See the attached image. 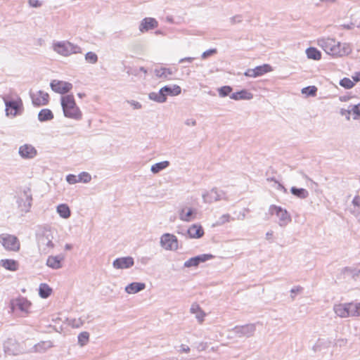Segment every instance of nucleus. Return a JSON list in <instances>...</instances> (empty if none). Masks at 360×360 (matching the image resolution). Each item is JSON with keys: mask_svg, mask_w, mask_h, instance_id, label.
Listing matches in <instances>:
<instances>
[{"mask_svg": "<svg viewBox=\"0 0 360 360\" xmlns=\"http://www.w3.org/2000/svg\"><path fill=\"white\" fill-rule=\"evenodd\" d=\"M349 316H360V303H347Z\"/></svg>", "mask_w": 360, "mask_h": 360, "instance_id": "35", "label": "nucleus"}, {"mask_svg": "<svg viewBox=\"0 0 360 360\" xmlns=\"http://www.w3.org/2000/svg\"><path fill=\"white\" fill-rule=\"evenodd\" d=\"M272 236H273V231H268L266 233V240H270Z\"/></svg>", "mask_w": 360, "mask_h": 360, "instance_id": "64", "label": "nucleus"}, {"mask_svg": "<svg viewBox=\"0 0 360 360\" xmlns=\"http://www.w3.org/2000/svg\"><path fill=\"white\" fill-rule=\"evenodd\" d=\"M193 214L194 212L192 208H189L186 213H185V209H181L179 213V218L182 221H190L194 218L193 217Z\"/></svg>", "mask_w": 360, "mask_h": 360, "instance_id": "38", "label": "nucleus"}, {"mask_svg": "<svg viewBox=\"0 0 360 360\" xmlns=\"http://www.w3.org/2000/svg\"><path fill=\"white\" fill-rule=\"evenodd\" d=\"M352 79H353V82L354 83L359 82L360 81V72L356 73L354 76H353Z\"/></svg>", "mask_w": 360, "mask_h": 360, "instance_id": "63", "label": "nucleus"}, {"mask_svg": "<svg viewBox=\"0 0 360 360\" xmlns=\"http://www.w3.org/2000/svg\"><path fill=\"white\" fill-rule=\"evenodd\" d=\"M155 76L159 79L169 80L172 79L171 76L173 75V71L170 68H161L160 69H155Z\"/></svg>", "mask_w": 360, "mask_h": 360, "instance_id": "21", "label": "nucleus"}, {"mask_svg": "<svg viewBox=\"0 0 360 360\" xmlns=\"http://www.w3.org/2000/svg\"><path fill=\"white\" fill-rule=\"evenodd\" d=\"M28 4L31 7L33 8H38L41 6V3L39 0H29Z\"/></svg>", "mask_w": 360, "mask_h": 360, "instance_id": "53", "label": "nucleus"}, {"mask_svg": "<svg viewBox=\"0 0 360 360\" xmlns=\"http://www.w3.org/2000/svg\"><path fill=\"white\" fill-rule=\"evenodd\" d=\"M231 23L234 24L236 22H240V16H234L230 18Z\"/></svg>", "mask_w": 360, "mask_h": 360, "instance_id": "62", "label": "nucleus"}, {"mask_svg": "<svg viewBox=\"0 0 360 360\" xmlns=\"http://www.w3.org/2000/svg\"><path fill=\"white\" fill-rule=\"evenodd\" d=\"M53 119L52 111L48 108L42 109L38 114V120L40 122H46Z\"/></svg>", "mask_w": 360, "mask_h": 360, "instance_id": "28", "label": "nucleus"}, {"mask_svg": "<svg viewBox=\"0 0 360 360\" xmlns=\"http://www.w3.org/2000/svg\"><path fill=\"white\" fill-rule=\"evenodd\" d=\"M290 192L293 195H295L300 199H305L309 195V192L306 189L298 188L295 186H292L290 188Z\"/></svg>", "mask_w": 360, "mask_h": 360, "instance_id": "32", "label": "nucleus"}, {"mask_svg": "<svg viewBox=\"0 0 360 360\" xmlns=\"http://www.w3.org/2000/svg\"><path fill=\"white\" fill-rule=\"evenodd\" d=\"M303 290V288L302 286H296V287H294L292 288L291 290H290V292L291 294H298V293H301Z\"/></svg>", "mask_w": 360, "mask_h": 360, "instance_id": "56", "label": "nucleus"}, {"mask_svg": "<svg viewBox=\"0 0 360 360\" xmlns=\"http://www.w3.org/2000/svg\"><path fill=\"white\" fill-rule=\"evenodd\" d=\"M345 274L350 276L352 278L356 279L360 278V269L358 268H352V267H345L344 269Z\"/></svg>", "mask_w": 360, "mask_h": 360, "instance_id": "40", "label": "nucleus"}, {"mask_svg": "<svg viewBox=\"0 0 360 360\" xmlns=\"http://www.w3.org/2000/svg\"><path fill=\"white\" fill-rule=\"evenodd\" d=\"M52 292V289L46 283H41L39 288V296L42 298L49 297Z\"/></svg>", "mask_w": 360, "mask_h": 360, "instance_id": "34", "label": "nucleus"}, {"mask_svg": "<svg viewBox=\"0 0 360 360\" xmlns=\"http://www.w3.org/2000/svg\"><path fill=\"white\" fill-rule=\"evenodd\" d=\"M78 344L81 347H84L86 345L89 340V333L88 332L84 331L79 334L78 337Z\"/></svg>", "mask_w": 360, "mask_h": 360, "instance_id": "42", "label": "nucleus"}, {"mask_svg": "<svg viewBox=\"0 0 360 360\" xmlns=\"http://www.w3.org/2000/svg\"><path fill=\"white\" fill-rule=\"evenodd\" d=\"M160 245L167 250L178 249L177 238L171 233H165L160 238Z\"/></svg>", "mask_w": 360, "mask_h": 360, "instance_id": "8", "label": "nucleus"}, {"mask_svg": "<svg viewBox=\"0 0 360 360\" xmlns=\"http://www.w3.org/2000/svg\"><path fill=\"white\" fill-rule=\"evenodd\" d=\"M317 88L315 86H309L302 89V93L307 96H315L316 94Z\"/></svg>", "mask_w": 360, "mask_h": 360, "instance_id": "44", "label": "nucleus"}, {"mask_svg": "<svg viewBox=\"0 0 360 360\" xmlns=\"http://www.w3.org/2000/svg\"><path fill=\"white\" fill-rule=\"evenodd\" d=\"M148 98L155 102L162 103L167 101V97L164 95L162 89L158 92H151L148 94Z\"/></svg>", "mask_w": 360, "mask_h": 360, "instance_id": "29", "label": "nucleus"}, {"mask_svg": "<svg viewBox=\"0 0 360 360\" xmlns=\"http://www.w3.org/2000/svg\"><path fill=\"white\" fill-rule=\"evenodd\" d=\"M347 342V339L341 338V339H339L337 340V342H335V345L339 347H342V346H345Z\"/></svg>", "mask_w": 360, "mask_h": 360, "instance_id": "57", "label": "nucleus"}, {"mask_svg": "<svg viewBox=\"0 0 360 360\" xmlns=\"http://www.w3.org/2000/svg\"><path fill=\"white\" fill-rule=\"evenodd\" d=\"M232 91V87L230 86H224L218 89L219 95L220 97H225L230 94Z\"/></svg>", "mask_w": 360, "mask_h": 360, "instance_id": "47", "label": "nucleus"}, {"mask_svg": "<svg viewBox=\"0 0 360 360\" xmlns=\"http://www.w3.org/2000/svg\"><path fill=\"white\" fill-rule=\"evenodd\" d=\"M77 178H78V180H79V182H84V183H88L91 179V175L89 173L85 172L80 173L78 175Z\"/></svg>", "mask_w": 360, "mask_h": 360, "instance_id": "48", "label": "nucleus"}, {"mask_svg": "<svg viewBox=\"0 0 360 360\" xmlns=\"http://www.w3.org/2000/svg\"><path fill=\"white\" fill-rule=\"evenodd\" d=\"M78 176L74 175V174H68L67 176H66V181L70 184H76L77 182H79V180H78Z\"/></svg>", "mask_w": 360, "mask_h": 360, "instance_id": "51", "label": "nucleus"}, {"mask_svg": "<svg viewBox=\"0 0 360 360\" xmlns=\"http://www.w3.org/2000/svg\"><path fill=\"white\" fill-rule=\"evenodd\" d=\"M4 101L6 105V115H11L13 117L16 116L18 113V110L22 106V101L21 98H18L17 100L8 101L4 98Z\"/></svg>", "mask_w": 360, "mask_h": 360, "instance_id": "11", "label": "nucleus"}, {"mask_svg": "<svg viewBox=\"0 0 360 360\" xmlns=\"http://www.w3.org/2000/svg\"><path fill=\"white\" fill-rule=\"evenodd\" d=\"M50 86L53 91L60 94H65L69 92L72 88L71 83L57 79L52 80Z\"/></svg>", "mask_w": 360, "mask_h": 360, "instance_id": "12", "label": "nucleus"}, {"mask_svg": "<svg viewBox=\"0 0 360 360\" xmlns=\"http://www.w3.org/2000/svg\"><path fill=\"white\" fill-rule=\"evenodd\" d=\"M205 203H212L219 200H228V197L224 191L213 188L202 195Z\"/></svg>", "mask_w": 360, "mask_h": 360, "instance_id": "7", "label": "nucleus"}, {"mask_svg": "<svg viewBox=\"0 0 360 360\" xmlns=\"http://www.w3.org/2000/svg\"><path fill=\"white\" fill-rule=\"evenodd\" d=\"M134 261L131 257H123L117 258L112 262V266L117 269H129L134 266Z\"/></svg>", "mask_w": 360, "mask_h": 360, "instance_id": "14", "label": "nucleus"}, {"mask_svg": "<svg viewBox=\"0 0 360 360\" xmlns=\"http://www.w3.org/2000/svg\"><path fill=\"white\" fill-rule=\"evenodd\" d=\"M352 112L355 115L354 117V120H356L360 117V103L355 105H351Z\"/></svg>", "mask_w": 360, "mask_h": 360, "instance_id": "49", "label": "nucleus"}, {"mask_svg": "<svg viewBox=\"0 0 360 360\" xmlns=\"http://www.w3.org/2000/svg\"><path fill=\"white\" fill-rule=\"evenodd\" d=\"M158 26V22L153 18H143L139 25V31L145 32L150 30L155 29Z\"/></svg>", "mask_w": 360, "mask_h": 360, "instance_id": "16", "label": "nucleus"}, {"mask_svg": "<svg viewBox=\"0 0 360 360\" xmlns=\"http://www.w3.org/2000/svg\"><path fill=\"white\" fill-rule=\"evenodd\" d=\"M161 89L164 93V95L166 97L167 95L177 96V95H179L181 92V87L176 84H174L173 86H165Z\"/></svg>", "mask_w": 360, "mask_h": 360, "instance_id": "26", "label": "nucleus"}, {"mask_svg": "<svg viewBox=\"0 0 360 360\" xmlns=\"http://www.w3.org/2000/svg\"><path fill=\"white\" fill-rule=\"evenodd\" d=\"M85 60L91 64H95L98 62V56L91 51H89L85 55Z\"/></svg>", "mask_w": 360, "mask_h": 360, "instance_id": "46", "label": "nucleus"}, {"mask_svg": "<svg viewBox=\"0 0 360 360\" xmlns=\"http://www.w3.org/2000/svg\"><path fill=\"white\" fill-rule=\"evenodd\" d=\"M190 312L195 314V318L200 323H202L205 316V313L202 311L199 304L197 303H193L190 309Z\"/></svg>", "mask_w": 360, "mask_h": 360, "instance_id": "25", "label": "nucleus"}, {"mask_svg": "<svg viewBox=\"0 0 360 360\" xmlns=\"http://www.w3.org/2000/svg\"><path fill=\"white\" fill-rule=\"evenodd\" d=\"M233 332L239 337H252L255 330L256 326L254 323H249L244 326H236L233 329Z\"/></svg>", "mask_w": 360, "mask_h": 360, "instance_id": "10", "label": "nucleus"}, {"mask_svg": "<svg viewBox=\"0 0 360 360\" xmlns=\"http://www.w3.org/2000/svg\"><path fill=\"white\" fill-rule=\"evenodd\" d=\"M306 54L308 58L313 60H319L321 58V52L316 48L309 47L306 50Z\"/></svg>", "mask_w": 360, "mask_h": 360, "instance_id": "33", "label": "nucleus"}, {"mask_svg": "<svg viewBox=\"0 0 360 360\" xmlns=\"http://www.w3.org/2000/svg\"><path fill=\"white\" fill-rule=\"evenodd\" d=\"M180 352H186L188 353L190 352V347L188 346H186L185 345H181L180 347Z\"/></svg>", "mask_w": 360, "mask_h": 360, "instance_id": "60", "label": "nucleus"}, {"mask_svg": "<svg viewBox=\"0 0 360 360\" xmlns=\"http://www.w3.org/2000/svg\"><path fill=\"white\" fill-rule=\"evenodd\" d=\"M217 51L216 49H211L207 50L202 53L201 58L202 59H206L207 58L217 53Z\"/></svg>", "mask_w": 360, "mask_h": 360, "instance_id": "50", "label": "nucleus"}, {"mask_svg": "<svg viewBox=\"0 0 360 360\" xmlns=\"http://www.w3.org/2000/svg\"><path fill=\"white\" fill-rule=\"evenodd\" d=\"M352 112V107H350V105L349 106V109L348 110H345V109H341L340 110V114L342 115H347L346 118H347V120H350L349 115Z\"/></svg>", "mask_w": 360, "mask_h": 360, "instance_id": "52", "label": "nucleus"}, {"mask_svg": "<svg viewBox=\"0 0 360 360\" xmlns=\"http://www.w3.org/2000/svg\"><path fill=\"white\" fill-rule=\"evenodd\" d=\"M30 96L34 106L46 105L49 103V95L43 91L39 90L35 93L30 91Z\"/></svg>", "mask_w": 360, "mask_h": 360, "instance_id": "9", "label": "nucleus"}, {"mask_svg": "<svg viewBox=\"0 0 360 360\" xmlns=\"http://www.w3.org/2000/svg\"><path fill=\"white\" fill-rule=\"evenodd\" d=\"M352 205L354 206V208L351 210V213L356 217H358L360 215V196L356 195L353 198Z\"/></svg>", "mask_w": 360, "mask_h": 360, "instance_id": "39", "label": "nucleus"}, {"mask_svg": "<svg viewBox=\"0 0 360 360\" xmlns=\"http://www.w3.org/2000/svg\"><path fill=\"white\" fill-rule=\"evenodd\" d=\"M354 24L353 23H350V24H343V25H341L340 27H342L343 29H347V30H351L354 27Z\"/></svg>", "mask_w": 360, "mask_h": 360, "instance_id": "61", "label": "nucleus"}, {"mask_svg": "<svg viewBox=\"0 0 360 360\" xmlns=\"http://www.w3.org/2000/svg\"><path fill=\"white\" fill-rule=\"evenodd\" d=\"M185 124L187 126H193H193L196 125V121H195V120H194L193 118L187 119L185 121Z\"/></svg>", "mask_w": 360, "mask_h": 360, "instance_id": "58", "label": "nucleus"}, {"mask_svg": "<svg viewBox=\"0 0 360 360\" xmlns=\"http://www.w3.org/2000/svg\"><path fill=\"white\" fill-rule=\"evenodd\" d=\"M320 45L326 53L333 56H347L352 52V46L349 44H341L333 39H323L320 41Z\"/></svg>", "mask_w": 360, "mask_h": 360, "instance_id": "1", "label": "nucleus"}, {"mask_svg": "<svg viewBox=\"0 0 360 360\" xmlns=\"http://www.w3.org/2000/svg\"><path fill=\"white\" fill-rule=\"evenodd\" d=\"M53 49L57 53L63 56H68L72 53H82V49L79 46L75 45L68 41L54 43L53 44Z\"/></svg>", "mask_w": 360, "mask_h": 360, "instance_id": "4", "label": "nucleus"}, {"mask_svg": "<svg viewBox=\"0 0 360 360\" xmlns=\"http://www.w3.org/2000/svg\"><path fill=\"white\" fill-rule=\"evenodd\" d=\"M0 243L8 251L17 252L20 250V247L18 238L13 235L8 233L0 235Z\"/></svg>", "mask_w": 360, "mask_h": 360, "instance_id": "6", "label": "nucleus"}, {"mask_svg": "<svg viewBox=\"0 0 360 360\" xmlns=\"http://www.w3.org/2000/svg\"><path fill=\"white\" fill-rule=\"evenodd\" d=\"M244 75L249 77H257L255 75V72L253 69H248L245 72Z\"/></svg>", "mask_w": 360, "mask_h": 360, "instance_id": "55", "label": "nucleus"}, {"mask_svg": "<svg viewBox=\"0 0 360 360\" xmlns=\"http://www.w3.org/2000/svg\"><path fill=\"white\" fill-rule=\"evenodd\" d=\"M194 59H195V58H193V57H186V58L180 59L179 63H182L184 62L192 63Z\"/></svg>", "mask_w": 360, "mask_h": 360, "instance_id": "59", "label": "nucleus"}, {"mask_svg": "<svg viewBox=\"0 0 360 360\" xmlns=\"http://www.w3.org/2000/svg\"><path fill=\"white\" fill-rule=\"evenodd\" d=\"M128 103L133 107L134 109H141L142 108L141 104L136 101H129Z\"/></svg>", "mask_w": 360, "mask_h": 360, "instance_id": "54", "label": "nucleus"}, {"mask_svg": "<svg viewBox=\"0 0 360 360\" xmlns=\"http://www.w3.org/2000/svg\"><path fill=\"white\" fill-rule=\"evenodd\" d=\"M214 256L211 254H202L194 257H191L184 262V266L189 268L192 266H198L200 263L211 259Z\"/></svg>", "mask_w": 360, "mask_h": 360, "instance_id": "13", "label": "nucleus"}, {"mask_svg": "<svg viewBox=\"0 0 360 360\" xmlns=\"http://www.w3.org/2000/svg\"><path fill=\"white\" fill-rule=\"evenodd\" d=\"M60 103L63 114L66 117L75 120L82 119V113L77 105L73 95L61 96Z\"/></svg>", "mask_w": 360, "mask_h": 360, "instance_id": "3", "label": "nucleus"}, {"mask_svg": "<svg viewBox=\"0 0 360 360\" xmlns=\"http://www.w3.org/2000/svg\"><path fill=\"white\" fill-rule=\"evenodd\" d=\"M87 317L81 316L78 319H72L69 320V325L72 328H78L83 326Z\"/></svg>", "mask_w": 360, "mask_h": 360, "instance_id": "41", "label": "nucleus"}, {"mask_svg": "<svg viewBox=\"0 0 360 360\" xmlns=\"http://www.w3.org/2000/svg\"><path fill=\"white\" fill-rule=\"evenodd\" d=\"M18 153L24 159H32L37 155V150L30 144H24L19 148Z\"/></svg>", "mask_w": 360, "mask_h": 360, "instance_id": "15", "label": "nucleus"}, {"mask_svg": "<svg viewBox=\"0 0 360 360\" xmlns=\"http://www.w3.org/2000/svg\"><path fill=\"white\" fill-rule=\"evenodd\" d=\"M146 288L144 283L133 282L125 287V291L128 294H135Z\"/></svg>", "mask_w": 360, "mask_h": 360, "instance_id": "19", "label": "nucleus"}, {"mask_svg": "<svg viewBox=\"0 0 360 360\" xmlns=\"http://www.w3.org/2000/svg\"><path fill=\"white\" fill-rule=\"evenodd\" d=\"M230 98L231 99L238 101V100H250L253 98V95L252 93L248 91L246 89H243L236 93H233L230 95Z\"/></svg>", "mask_w": 360, "mask_h": 360, "instance_id": "22", "label": "nucleus"}, {"mask_svg": "<svg viewBox=\"0 0 360 360\" xmlns=\"http://www.w3.org/2000/svg\"><path fill=\"white\" fill-rule=\"evenodd\" d=\"M339 84L346 89H349L354 86V82L349 78L345 77L340 79Z\"/></svg>", "mask_w": 360, "mask_h": 360, "instance_id": "45", "label": "nucleus"}, {"mask_svg": "<svg viewBox=\"0 0 360 360\" xmlns=\"http://www.w3.org/2000/svg\"><path fill=\"white\" fill-rule=\"evenodd\" d=\"M256 77H259L265 73L269 72L272 70L271 65L269 64H264L262 65L257 66L254 68Z\"/></svg>", "mask_w": 360, "mask_h": 360, "instance_id": "37", "label": "nucleus"}, {"mask_svg": "<svg viewBox=\"0 0 360 360\" xmlns=\"http://www.w3.org/2000/svg\"><path fill=\"white\" fill-rule=\"evenodd\" d=\"M271 214H276L278 218V225L281 227L286 226L291 221V216L288 212L281 207L271 205L269 209Z\"/></svg>", "mask_w": 360, "mask_h": 360, "instance_id": "5", "label": "nucleus"}, {"mask_svg": "<svg viewBox=\"0 0 360 360\" xmlns=\"http://www.w3.org/2000/svg\"><path fill=\"white\" fill-rule=\"evenodd\" d=\"M53 343L51 341H42L41 342H39L38 344L35 345L34 347V352H39V353H44L48 349L51 348L53 347Z\"/></svg>", "mask_w": 360, "mask_h": 360, "instance_id": "30", "label": "nucleus"}, {"mask_svg": "<svg viewBox=\"0 0 360 360\" xmlns=\"http://www.w3.org/2000/svg\"><path fill=\"white\" fill-rule=\"evenodd\" d=\"M234 219L231 217L229 214H224L221 215L213 224L214 226H221L224 225L225 223L229 222L231 220H233Z\"/></svg>", "mask_w": 360, "mask_h": 360, "instance_id": "43", "label": "nucleus"}, {"mask_svg": "<svg viewBox=\"0 0 360 360\" xmlns=\"http://www.w3.org/2000/svg\"><path fill=\"white\" fill-rule=\"evenodd\" d=\"M169 165V162L167 160L155 163L151 166L150 171L153 174H157L162 169L167 168Z\"/></svg>", "mask_w": 360, "mask_h": 360, "instance_id": "36", "label": "nucleus"}, {"mask_svg": "<svg viewBox=\"0 0 360 360\" xmlns=\"http://www.w3.org/2000/svg\"><path fill=\"white\" fill-rule=\"evenodd\" d=\"M0 266L6 270L15 271L18 269V262L11 259H4L0 261Z\"/></svg>", "mask_w": 360, "mask_h": 360, "instance_id": "20", "label": "nucleus"}, {"mask_svg": "<svg viewBox=\"0 0 360 360\" xmlns=\"http://www.w3.org/2000/svg\"><path fill=\"white\" fill-rule=\"evenodd\" d=\"M56 210L60 217L63 219H68L70 217V210L66 204H60L58 205Z\"/></svg>", "mask_w": 360, "mask_h": 360, "instance_id": "31", "label": "nucleus"}, {"mask_svg": "<svg viewBox=\"0 0 360 360\" xmlns=\"http://www.w3.org/2000/svg\"><path fill=\"white\" fill-rule=\"evenodd\" d=\"M187 233L191 238H200L204 235L202 227L198 224H193L188 230Z\"/></svg>", "mask_w": 360, "mask_h": 360, "instance_id": "18", "label": "nucleus"}, {"mask_svg": "<svg viewBox=\"0 0 360 360\" xmlns=\"http://www.w3.org/2000/svg\"><path fill=\"white\" fill-rule=\"evenodd\" d=\"M63 259V257L60 255L49 256L46 261V265L53 269H60Z\"/></svg>", "mask_w": 360, "mask_h": 360, "instance_id": "23", "label": "nucleus"}, {"mask_svg": "<svg viewBox=\"0 0 360 360\" xmlns=\"http://www.w3.org/2000/svg\"><path fill=\"white\" fill-rule=\"evenodd\" d=\"M15 307L22 312H27L31 303L25 298L21 297L15 300Z\"/></svg>", "mask_w": 360, "mask_h": 360, "instance_id": "27", "label": "nucleus"}, {"mask_svg": "<svg viewBox=\"0 0 360 360\" xmlns=\"http://www.w3.org/2000/svg\"><path fill=\"white\" fill-rule=\"evenodd\" d=\"M333 310L336 315L341 318H347L349 316L347 303L335 304L333 307Z\"/></svg>", "mask_w": 360, "mask_h": 360, "instance_id": "24", "label": "nucleus"}, {"mask_svg": "<svg viewBox=\"0 0 360 360\" xmlns=\"http://www.w3.org/2000/svg\"><path fill=\"white\" fill-rule=\"evenodd\" d=\"M36 238L38 249L41 254L46 255L53 249L55 246L53 242V231L50 228L39 229L36 233Z\"/></svg>", "mask_w": 360, "mask_h": 360, "instance_id": "2", "label": "nucleus"}, {"mask_svg": "<svg viewBox=\"0 0 360 360\" xmlns=\"http://www.w3.org/2000/svg\"><path fill=\"white\" fill-rule=\"evenodd\" d=\"M332 343L329 338H319L315 344L312 346L311 349L314 352H319L323 349H328Z\"/></svg>", "mask_w": 360, "mask_h": 360, "instance_id": "17", "label": "nucleus"}]
</instances>
